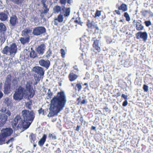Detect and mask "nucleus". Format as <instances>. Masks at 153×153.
Segmentation results:
<instances>
[{"label": "nucleus", "mask_w": 153, "mask_h": 153, "mask_svg": "<svg viewBox=\"0 0 153 153\" xmlns=\"http://www.w3.org/2000/svg\"><path fill=\"white\" fill-rule=\"evenodd\" d=\"M66 102V96L63 91L58 93L56 97L51 100V104L48 116L52 117L57 115L64 106Z\"/></svg>", "instance_id": "1"}, {"label": "nucleus", "mask_w": 153, "mask_h": 153, "mask_svg": "<svg viewBox=\"0 0 153 153\" xmlns=\"http://www.w3.org/2000/svg\"><path fill=\"white\" fill-rule=\"evenodd\" d=\"M32 122L23 120L20 116H16L11 122L13 128L15 130L20 129L21 132L27 128Z\"/></svg>", "instance_id": "2"}, {"label": "nucleus", "mask_w": 153, "mask_h": 153, "mask_svg": "<svg viewBox=\"0 0 153 153\" xmlns=\"http://www.w3.org/2000/svg\"><path fill=\"white\" fill-rule=\"evenodd\" d=\"M17 48L15 43H13L9 46H6L3 48L1 52L4 54L13 57L17 52Z\"/></svg>", "instance_id": "3"}, {"label": "nucleus", "mask_w": 153, "mask_h": 153, "mask_svg": "<svg viewBox=\"0 0 153 153\" xmlns=\"http://www.w3.org/2000/svg\"><path fill=\"white\" fill-rule=\"evenodd\" d=\"M21 113V117L23 119L31 122H32L35 117V114L33 111L24 110L22 111Z\"/></svg>", "instance_id": "4"}, {"label": "nucleus", "mask_w": 153, "mask_h": 153, "mask_svg": "<svg viewBox=\"0 0 153 153\" xmlns=\"http://www.w3.org/2000/svg\"><path fill=\"white\" fill-rule=\"evenodd\" d=\"M23 88L20 86L16 90L13 95V98L15 100L18 101L22 100L23 97H27L26 91H23Z\"/></svg>", "instance_id": "5"}, {"label": "nucleus", "mask_w": 153, "mask_h": 153, "mask_svg": "<svg viewBox=\"0 0 153 153\" xmlns=\"http://www.w3.org/2000/svg\"><path fill=\"white\" fill-rule=\"evenodd\" d=\"M23 91H26L27 96L28 98H32L34 95V92L33 88L32 83L30 82H27L25 85V89L23 88Z\"/></svg>", "instance_id": "6"}, {"label": "nucleus", "mask_w": 153, "mask_h": 153, "mask_svg": "<svg viewBox=\"0 0 153 153\" xmlns=\"http://www.w3.org/2000/svg\"><path fill=\"white\" fill-rule=\"evenodd\" d=\"M46 32L45 28L43 27H37L34 28L33 33L36 36L40 35L45 33Z\"/></svg>", "instance_id": "7"}, {"label": "nucleus", "mask_w": 153, "mask_h": 153, "mask_svg": "<svg viewBox=\"0 0 153 153\" xmlns=\"http://www.w3.org/2000/svg\"><path fill=\"white\" fill-rule=\"evenodd\" d=\"M32 71L40 76H43L44 75L45 70L43 68L41 67L36 66L33 68Z\"/></svg>", "instance_id": "8"}, {"label": "nucleus", "mask_w": 153, "mask_h": 153, "mask_svg": "<svg viewBox=\"0 0 153 153\" xmlns=\"http://www.w3.org/2000/svg\"><path fill=\"white\" fill-rule=\"evenodd\" d=\"M13 131L10 128H3L1 131V133L6 137L11 135Z\"/></svg>", "instance_id": "9"}, {"label": "nucleus", "mask_w": 153, "mask_h": 153, "mask_svg": "<svg viewBox=\"0 0 153 153\" xmlns=\"http://www.w3.org/2000/svg\"><path fill=\"white\" fill-rule=\"evenodd\" d=\"M39 63L41 66L45 67L46 69L49 68L50 64V62L49 60H45L43 59L40 60L39 62Z\"/></svg>", "instance_id": "10"}, {"label": "nucleus", "mask_w": 153, "mask_h": 153, "mask_svg": "<svg viewBox=\"0 0 153 153\" xmlns=\"http://www.w3.org/2000/svg\"><path fill=\"white\" fill-rule=\"evenodd\" d=\"M67 16V10H65V13L64 14H61L58 16V19H55L54 21V24L57 25L58 22L56 21H58L59 22H62L63 20L64 17Z\"/></svg>", "instance_id": "11"}, {"label": "nucleus", "mask_w": 153, "mask_h": 153, "mask_svg": "<svg viewBox=\"0 0 153 153\" xmlns=\"http://www.w3.org/2000/svg\"><path fill=\"white\" fill-rule=\"evenodd\" d=\"M17 22V18L16 15H13L10 17L9 22L11 27H14L15 26Z\"/></svg>", "instance_id": "12"}, {"label": "nucleus", "mask_w": 153, "mask_h": 153, "mask_svg": "<svg viewBox=\"0 0 153 153\" xmlns=\"http://www.w3.org/2000/svg\"><path fill=\"white\" fill-rule=\"evenodd\" d=\"M7 119V116L1 113L0 114V127H2L4 126L5 123Z\"/></svg>", "instance_id": "13"}, {"label": "nucleus", "mask_w": 153, "mask_h": 153, "mask_svg": "<svg viewBox=\"0 0 153 153\" xmlns=\"http://www.w3.org/2000/svg\"><path fill=\"white\" fill-rule=\"evenodd\" d=\"M45 48V45L44 44H42L39 46L36 49L37 52L39 54L42 55L44 53Z\"/></svg>", "instance_id": "14"}, {"label": "nucleus", "mask_w": 153, "mask_h": 153, "mask_svg": "<svg viewBox=\"0 0 153 153\" xmlns=\"http://www.w3.org/2000/svg\"><path fill=\"white\" fill-rule=\"evenodd\" d=\"M8 13L7 11L0 13V20L2 21H6L8 18Z\"/></svg>", "instance_id": "15"}, {"label": "nucleus", "mask_w": 153, "mask_h": 153, "mask_svg": "<svg viewBox=\"0 0 153 153\" xmlns=\"http://www.w3.org/2000/svg\"><path fill=\"white\" fill-rule=\"evenodd\" d=\"M32 30L29 28H27L24 30L22 33V35L23 36L26 37L30 38V35L29 34L31 33Z\"/></svg>", "instance_id": "16"}, {"label": "nucleus", "mask_w": 153, "mask_h": 153, "mask_svg": "<svg viewBox=\"0 0 153 153\" xmlns=\"http://www.w3.org/2000/svg\"><path fill=\"white\" fill-rule=\"evenodd\" d=\"M99 40L96 39L94 41L93 44V47L97 51L96 52H99L101 51L100 48L99 46Z\"/></svg>", "instance_id": "17"}, {"label": "nucleus", "mask_w": 153, "mask_h": 153, "mask_svg": "<svg viewBox=\"0 0 153 153\" xmlns=\"http://www.w3.org/2000/svg\"><path fill=\"white\" fill-rule=\"evenodd\" d=\"M144 26L142 25V21L139 20L136 22V29L138 31L141 30L144 28Z\"/></svg>", "instance_id": "18"}, {"label": "nucleus", "mask_w": 153, "mask_h": 153, "mask_svg": "<svg viewBox=\"0 0 153 153\" xmlns=\"http://www.w3.org/2000/svg\"><path fill=\"white\" fill-rule=\"evenodd\" d=\"M140 38L142 39L145 42L147 40L148 38V34L146 32H140Z\"/></svg>", "instance_id": "19"}, {"label": "nucleus", "mask_w": 153, "mask_h": 153, "mask_svg": "<svg viewBox=\"0 0 153 153\" xmlns=\"http://www.w3.org/2000/svg\"><path fill=\"white\" fill-rule=\"evenodd\" d=\"M78 76L76 74H74L73 72H71L69 75L68 77L69 80L71 81H73L77 79Z\"/></svg>", "instance_id": "20"}, {"label": "nucleus", "mask_w": 153, "mask_h": 153, "mask_svg": "<svg viewBox=\"0 0 153 153\" xmlns=\"http://www.w3.org/2000/svg\"><path fill=\"white\" fill-rule=\"evenodd\" d=\"M2 111V114H4L5 115L7 116V118L8 117L10 116L11 113L9 110L6 109L5 108H2L1 109Z\"/></svg>", "instance_id": "21"}, {"label": "nucleus", "mask_w": 153, "mask_h": 153, "mask_svg": "<svg viewBox=\"0 0 153 153\" xmlns=\"http://www.w3.org/2000/svg\"><path fill=\"white\" fill-rule=\"evenodd\" d=\"M19 40L22 44H25L29 42L30 38H28V37L23 36V37H21Z\"/></svg>", "instance_id": "22"}, {"label": "nucleus", "mask_w": 153, "mask_h": 153, "mask_svg": "<svg viewBox=\"0 0 153 153\" xmlns=\"http://www.w3.org/2000/svg\"><path fill=\"white\" fill-rule=\"evenodd\" d=\"M4 92L5 94H8L10 93V85H4Z\"/></svg>", "instance_id": "23"}, {"label": "nucleus", "mask_w": 153, "mask_h": 153, "mask_svg": "<svg viewBox=\"0 0 153 153\" xmlns=\"http://www.w3.org/2000/svg\"><path fill=\"white\" fill-rule=\"evenodd\" d=\"M46 138V135L44 134L43 136L39 141L38 144L40 146H42L45 142Z\"/></svg>", "instance_id": "24"}, {"label": "nucleus", "mask_w": 153, "mask_h": 153, "mask_svg": "<svg viewBox=\"0 0 153 153\" xmlns=\"http://www.w3.org/2000/svg\"><path fill=\"white\" fill-rule=\"evenodd\" d=\"M118 8L119 10H122L123 12H125L128 10L127 6L125 4L123 3L118 7Z\"/></svg>", "instance_id": "25"}, {"label": "nucleus", "mask_w": 153, "mask_h": 153, "mask_svg": "<svg viewBox=\"0 0 153 153\" xmlns=\"http://www.w3.org/2000/svg\"><path fill=\"white\" fill-rule=\"evenodd\" d=\"M11 76L10 75L7 76L5 81V85H10L11 84Z\"/></svg>", "instance_id": "26"}, {"label": "nucleus", "mask_w": 153, "mask_h": 153, "mask_svg": "<svg viewBox=\"0 0 153 153\" xmlns=\"http://www.w3.org/2000/svg\"><path fill=\"white\" fill-rule=\"evenodd\" d=\"M6 27L2 23H0V32L5 31L6 30Z\"/></svg>", "instance_id": "27"}, {"label": "nucleus", "mask_w": 153, "mask_h": 153, "mask_svg": "<svg viewBox=\"0 0 153 153\" xmlns=\"http://www.w3.org/2000/svg\"><path fill=\"white\" fill-rule=\"evenodd\" d=\"M68 30H72L74 28V22H73L72 20L68 23Z\"/></svg>", "instance_id": "28"}, {"label": "nucleus", "mask_w": 153, "mask_h": 153, "mask_svg": "<svg viewBox=\"0 0 153 153\" xmlns=\"http://www.w3.org/2000/svg\"><path fill=\"white\" fill-rule=\"evenodd\" d=\"M86 25L89 28H92L93 27H94L93 25V22L91 21L89 19L87 20Z\"/></svg>", "instance_id": "29"}, {"label": "nucleus", "mask_w": 153, "mask_h": 153, "mask_svg": "<svg viewBox=\"0 0 153 153\" xmlns=\"http://www.w3.org/2000/svg\"><path fill=\"white\" fill-rule=\"evenodd\" d=\"M6 137L4 136L1 133L0 134V145L5 143Z\"/></svg>", "instance_id": "30"}, {"label": "nucleus", "mask_w": 153, "mask_h": 153, "mask_svg": "<svg viewBox=\"0 0 153 153\" xmlns=\"http://www.w3.org/2000/svg\"><path fill=\"white\" fill-rule=\"evenodd\" d=\"M34 76L35 80L36 81V82H35L34 84L36 85L37 84V82L40 81L41 76L39 75H35Z\"/></svg>", "instance_id": "31"}, {"label": "nucleus", "mask_w": 153, "mask_h": 153, "mask_svg": "<svg viewBox=\"0 0 153 153\" xmlns=\"http://www.w3.org/2000/svg\"><path fill=\"white\" fill-rule=\"evenodd\" d=\"M32 105V102L31 101L25 103V105L27 108L31 109V105Z\"/></svg>", "instance_id": "32"}, {"label": "nucleus", "mask_w": 153, "mask_h": 153, "mask_svg": "<svg viewBox=\"0 0 153 153\" xmlns=\"http://www.w3.org/2000/svg\"><path fill=\"white\" fill-rule=\"evenodd\" d=\"M61 10V7L58 5H56L54 8V10L55 12L58 13Z\"/></svg>", "instance_id": "33"}, {"label": "nucleus", "mask_w": 153, "mask_h": 153, "mask_svg": "<svg viewBox=\"0 0 153 153\" xmlns=\"http://www.w3.org/2000/svg\"><path fill=\"white\" fill-rule=\"evenodd\" d=\"M30 57L34 58L36 57V54L35 51L33 50L30 53Z\"/></svg>", "instance_id": "34"}, {"label": "nucleus", "mask_w": 153, "mask_h": 153, "mask_svg": "<svg viewBox=\"0 0 153 153\" xmlns=\"http://www.w3.org/2000/svg\"><path fill=\"white\" fill-rule=\"evenodd\" d=\"M124 16L126 18V20L127 21H129L130 20V18L129 14L127 12H125L124 15Z\"/></svg>", "instance_id": "35"}, {"label": "nucleus", "mask_w": 153, "mask_h": 153, "mask_svg": "<svg viewBox=\"0 0 153 153\" xmlns=\"http://www.w3.org/2000/svg\"><path fill=\"white\" fill-rule=\"evenodd\" d=\"M48 137L50 139L55 140L56 139V135L54 134H52L51 133L48 134Z\"/></svg>", "instance_id": "36"}, {"label": "nucleus", "mask_w": 153, "mask_h": 153, "mask_svg": "<svg viewBox=\"0 0 153 153\" xmlns=\"http://www.w3.org/2000/svg\"><path fill=\"white\" fill-rule=\"evenodd\" d=\"M101 11H99L98 10H97L95 13L94 17H100L101 15Z\"/></svg>", "instance_id": "37"}, {"label": "nucleus", "mask_w": 153, "mask_h": 153, "mask_svg": "<svg viewBox=\"0 0 153 153\" xmlns=\"http://www.w3.org/2000/svg\"><path fill=\"white\" fill-rule=\"evenodd\" d=\"M144 23L145 24L146 26L147 27H149L152 24V23L151 21L150 20L145 21L144 22Z\"/></svg>", "instance_id": "38"}, {"label": "nucleus", "mask_w": 153, "mask_h": 153, "mask_svg": "<svg viewBox=\"0 0 153 153\" xmlns=\"http://www.w3.org/2000/svg\"><path fill=\"white\" fill-rule=\"evenodd\" d=\"M82 98L83 99V100L82 101H81L80 103L81 105L85 104L87 102L85 97H82Z\"/></svg>", "instance_id": "39"}, {"label": "nucleus", "mask_w": 153, "mask_h": 153, "mask_svg": "<svg viewBox=\"0 0 153 153\" xmlns=\"http://www.w3.org/2000/svg\"><path fill=\"white\" fill-rule=\"evenodd\" d=\"M76 86L78 88V91H80L82 88V86L80 83H79L77 84L76 85Z\"/></svg>", "instance_id": "40"}, {"label": "nucleus", "mask_w": 153, "mask_h": 153, "mask_svg": "<svg viewBox=\"0 0 153 153\" xmlns=\"http://www.w3.org/2000/svg\"><path fill=\"white\" fill-rule=\"evenodd\" d=\"M52 54L51 51L49 49V50L47 51L46 53V57H49Z\"/></svg>", "instance_id": "41"}, {"label": "nucleus", "mask_w": 153, "mask_h": 153, "mask_svg": "<svg viewBox=\"0 0 153 153\" xmlns=\"http://www.w3.org/2000/svg\"><path fill=\"white\" fill-rule=\"evenodd\" d=\"M60 51L62 56L63 58H65L66 53L64 50L63 49H61L60 50Z\"/></svg>", "instance_id": "42"}, {"label": "nucleus", "mask_w": 153, "mask_h": 153, "mask_svg": "<svg viewBox=\"0 0 153 153\" xmlns=\"http://www.w3.org/2000/svg\"><path fill=\"white\" fill-rule=\"evenodd\" d=\"M47 94L48 95V97L49 98H51V96H52L53 93L51 92L50 89H48V91L47 93Z\"/></svg>", "instance_id": "43"}, {"label": "nucleus", "mask_w": 153, "mask_h": 153, "mask_svg": "<svg viewBox=\"0 0 153 153\" xmlns=\"http://www.w3.org/2000/svg\"><path fill=\"white\" fill-rule=\"evenodd\" d=\"M148 13V11L147 10H143L141 12L142 15L144 16H146L147 13Z\"/></svg>", "instance_id": "44"}, {"label": "nucleus", "mask_w": 153, "mask_h": 153, "mask_svg": "<svg viewBox=\"0 0 153 153\" xmlns=\"http://www.w3.org/2000/svg\"><path fill=\"white\" fill-rule=\"evenodd\" d=\"M148 88L149 87L148 86L146 85H144L143 87V89L144 90V91L145 92H147L148 91Z\"/></svg>", "instance_id": "45"}, {"label": "nucleus", "mask_w": 153, "mask_h": 153, "mask_svg": "<svg viewBox=\"0 0 153 153\" xmlns=\"http://www.w3.org/2000/svg\"><path fill=\"white\" fill-rule=\"evenodd\" d=\"M46 1L45 0H42L41 1L42 4L43 5L44 8L47 7V6L45 4Z\"/></svg>", "instance_id": "46"}, {"label": "nucleus", "mask_w": 153, "mask_h": 153, "mask_svg": "<svg viewBox=\"0 0 153 153\" xmlns=\"http://www.w3.org/2000/svg\"><path fill=\"white\" fill-rule=\"evenodd\" d=\"M128 104L127 100H125L123 102L122 105L124 107L126 106Z\"/></svg>", "instance_id": "47"}, {"label": "nucleus", "mask_w": 153, "mask_h": 153, "mask_svg": "<svg viewBox=\"0 0 153 153\" xmlns=\"http://www.w3.org/2000/svg\"><path fill=\"white\" fill-rule=\"evenodd\" d=\"M74 70L75 71V72L76 73H78V72L79 71L77 65L74 66Z\"/></svg>", "instance_id": "48"}, {"label": "nucleus", "mask_w": 153, "mask_h": 153, "mask_svg": "<svg viewBox=\"0 0 153 153\" xmlns=\"http://www.w3.org/2000/svg\"><path fill=\"white\" fill-rule=\"evenodd\" d=\"M39 113L40 114H42V115L44 114V110L42 109V108H41L40 110L38 111Z\"/></svg>", "instance_id": "49"}, {"label": "nucleus", "mask_w": 153, "mask_h": 153, "mask_svg": "<svg viewBox=\"0 0 153 153\" xmlns=\"http://www.w3.org/2000/svg\"><path fill=\"white\" fill-rule=\"evenodd\" d=\"M66 0H60V2L62 5H65L66 4Z\"/></svg>", "instance_id": "50"}, {"label": "nucleus", "mask_w": 153, "mask_h": 153, "mask_svg": "<svg viewBox=\"0 0 153 153\" xmlns=\"http://www.w3.org/2000/svg\"><path fill=\"white\" fill-rule=\"evenodd\" d=\"M0 39L1 42H2L3 43H4L5 40V39L4 36H1V38H0Z\"/></svg>", "instance_id": "51"}, {"label": "nucleus", "mask_w": 153, "mask_h": 153, "mask_svg": "<svg viewBox=\"0 0 153 153\" xmlns=\"http://www.w3.org/2000/svg\"><path fill=\"white\" fill-rule=\"evenodd\" d=\"M103 109L105 110V111H104V112H105V114L107 113L108 112L109 109L108 107H104Z\"/></svg>", "instance_id": "52"}, {"label": "nucleus", "mask_w": 153, "mask_h": 153, "mask_svg": "<svg viewBox=\"0 0 153 153\" xmlns=\"http://www.w3.org/2000/svg\"><path fill=\"white\" fill-rule=\"evenodd\" d=\"M49 11L47 7L44 8L43 11L42 12L44 13H47Z\"/></svg>", "instance_id": "53"}, {"label": "nucleus", "mask_w": 153, "mask_h": 153, "mask_svg": "<svg viewBox=\"0 0 153 153\" xmlns=\"http://www.w3.org/2000/svg\"><path fill=\"white\" fill-rule=\"evenodd\" d=\"M122 97L125 100H127V95H125L124 94H123L122 95Z\"/></svg>", "instance_id": "54"}, {"label": "nucleus", "mask_w": 153, "mask_h": 153, "mask_svg": "<svg viewBox=\"0 0 153 153\" xmlns=\"http://www.w3.org/2000/svg\"><path fill=\"white\" fill-rule=\"evenodd\" d=\"M83 99L82 98V97H79V98H78L77 99V101H78V104H79V103H80V102L81 100Z\"/></svg>", "instance_id": "55"}, {"label": "nucleus", "mask_w": 153, "mask_h": 153, "mask_svg": "<svg viewBox=\"0 0 153 153\" xmlns=\"http://www.w3.org/2000/svg\"><path fill=\"white\" fill-rule=\"evenodd\" d=\"M140 32L137 33L136 34V36L137 39H139L140 38Z\"/></svg>", "instance_id": "56"}, {"label": "nucleus", "mask_w": 153, "mask_h": 153, "mask_svg": "<svg viewBox=\"0 0 153 153\" xmlns=\"http://www.w3.org/2000/svg\"><path fill=\"white\" fill-rule=\"evenodd\" d=\"M4 101L8 105V102H9V98L8 97L5 98L4 99Z\"/></svg>", "instance_id": "57"}, {"label": "nucleus", "mask_w": 153, "mask_h": 153, "mask_svg": "<svg viewBox=\"0 0 153 153\" xmlns=\"http://www.w3.org/2000/svg\"><path fill=\"white\" fill-rule=\"evenodd\" d=\"M67 15H68V16H69L70 14V8H68V10H67Z\"/></svg>", "instance_id": "58"}, {"label": "nucleus", "mask_w": 153, "mask_h": 153, "mask_svg": "<svg viewBox=\"0 0 153 153\" xmlns=\"http://www.w3.org/2000/svg\"><path fill=\"white\" fill-rule=\"evenodd\" d=\"M80 126H79V125H77V126L76 129V131H79V128H80Z\"/></svg>", "instance_id": "59"}, {"label": "nucleus", "mask_w": 153, "mask_h": 153, "mask_svg": "<svg viewBox=\"0 0 153 153\" xmlns=\"http://www.w3.org/2000/svg\"><path fill=\"white\" fill-rule=\"evenodd\" d=\"M30 139H31V142H33V143L34 141V138H33V136L32 135H31L30 136Z\"/></svg>", "instance_id": "60"}, {"label": "nucleus", "mask_w": 153, "mask_h": 153, "mask_svg": "<svg viewBox=\"0 0 153 153\" xmlns=\"http://www.w3.org/2000/svg\"><path fill=\"white\" fill-rule=\"evenodd\" d=\"M80 18H79V19H76V20H74V21L73 20H72V21H73V22H74V24L75 23H76L78 24V22H79V20L80 19Z\"/></svg>", "instance_id": "61"}, {"label": "nucleus", "mask_w": 153, "mask_h": 153, "mask_svg": "<svg viewBox=\"0 0 153 153\" xmlns=\"http://www.w3.org/2000/svg\"><path fill=\"white\" fill-rule=\"evenodd\" d=\"M3 94L2 92L0 91V100L3 97Z\"/></svg>", "instance_id": "62"}, {"label": "nucleus", "mask_w": 153, "mask_h": 153, "mask_svg": "<svg viewBox=\"0 0 153 153\" xmlns=\"http://www.w3.org/2000/svg\"><path fill=\"white\" fill-rule=\"evenodd\" d=\"M13 140V138H12L10 140H9L6 143L7 144H8V143L10 142H12Z\"/></svg>", "instance_id": "63"}, {"label": "nucleus", "mask_w": 153, "mask_h": 153, "mask_svg": "<svg viewBox=\"0 0 153 153\" xmlns=\"http://www.w3.org/2000/svg\"><path fill=\"white\" fill-rule=\"evenodd\" d=\"M115 12L118 15L120 14V12L119 10H115Z\"/></svg>", "instance_id": "64"}]
</instances>
